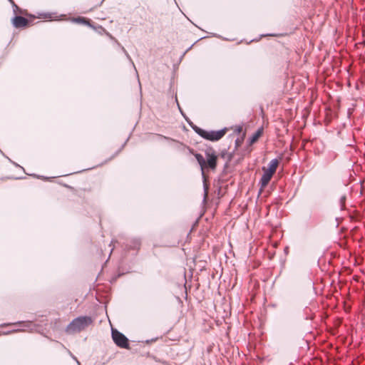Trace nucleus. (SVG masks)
I'll return each mask as SVG.
<instances>
[{
  "label": "nucleus",
  "mask_w": 365,
  "mask_h": 365,
  "mask_svg": "<svg viewBox=\"0 0 365 365\" xmlns=\"http://www.w3.org/2000/svg\"><path fill=\"white\" fill-rule=\"evenodd\" d=\"M179 148L183 152L188 150L190 153L195 155L198 164L200 166L202 175H204L205 172L207 170H215L217 165V155L212 148H207L205 152L207 159L206 160L202 155L200 153H194L193 149L186 146L185 145L181 143Z\"/></svg>",
  "instance_id": "nucleus-1"
},
{
  "label": "nucleus",
  "mask_w": 365,
  "mask_h": 365,
  "mask_svg": "<svg viewBox=\"0 0 365 365\" xmlns=\"http://www.w3.org/2000/svg\"><path fill=\"white\" fill-rule=\"evenodd\" d=\"M92 323L93 319L91 317H78L73 319L71 322L66 327V332L69 334L81 332Z\"/></svg>",
  "instance_id": "nucleus-2"
},
{
  "label": "nucleus",
  "mask_w": 365,
  "mask_h": 365,
  "mask_svg": "<svg viewBox=\"0 0 365 365\" xmlns=\"http://www.w3.org/2000/svg\"><path fill=\"white\" fill-rule=\"evenodd\" d=\"M192 128L200 137L210 141H217L220 140L227 132V128L219 130H206L195 125Z\"/></svg>",
  "instance_id": "nucleus-3"
},
{
  "label": "nucleus",
  "mask_w": 365,
  "mask_h": 365,
  "mask_svg": "<svg viewBox=\"0 0 365 365\" xmlns=\"http://www.w3.org/2000/svg\"><path fill=\"white\" fill-rule=\"evenodd\" d=\"M112 339L114 343L120 348L128 349L129 341L128 339L121 332L117 329H112L111 331Z\"/></svg>",
  "instance_id": "nucleus-4"
},
{
  "label": "nucleus",
  "mask_w": 365,
  "mask_h": 365,
  "mask_svg": "<svg viewBox=\"0 0 365 365\" xmlns=\"http://www.w3.org/2000/svg\"><path fill=\"white\" fill-rule=\"evenodd\" d=\"M12 24L15 28H25L29 25V21L25 17L16 16L12 19Z\"/></svg>",
  "instance_id": "nucleus-5"
},
{
  "label": "nucleus",
  "mask_w": 365,
  "mask_h": 365,
  "mask_svg": "<svg viewBox=\"0 0 365 365\" xmlns=\"http://www.w3.org/2000/svg\"><path fill=\"white\" fill-rule=\"evenodd\" d=\"M262 170L264 171V173L260 179L259 185L261 187V190L264 189L269 182L270 180L272 179L273 175L269 173V172L265 170V168L263 167Z\"/></svg>",
  "instance_id": "nucleus-6"
},
{
  "label": "nucleus",
  "mask_w": 365,
  "mask_h": 365,
  "mask_svg": "<svg viewBox=\"0 0 365 365\" xmlns=\"http://www.w3.org/2000/svg\"><path fill=\"white\" fill-rule=\"evenodd\" d=\"M279 161L278 159L275 158L272 160L269 163V168H266L265 170L269 172V173L274 175L277 169Z\"/></svg>",
  "instance_id": "nucleus-7"
},
{
  "label": "nucleus",
  "mask_w": 365,
  "mask_h": 365,
  "mask_svg": "<svg viewBox=\"0 0 365 365\" xmlns=\"http://www.w3.org/2000/svg\"><path fill=\"white\" fill-rule=\"evenodd\" d=\"M220 156L226 161V163H229L233 158V153H230L227 150L221 151Z\"/></svg>",
  "instance_id": "nucleus-8"
},
{
  "label": "nucleus",
  "mask_w": 365,
  "mask_h": 365,
  "mask_svg": "<svg viewBox=\"0 0 365 365\" xmlns=\"http://www.w3.org/2000/svg\"><path fill=\"white\" fill-rule=\"evenodd\" d=\"M140 240H136V239L130 240L129 242H128V243L126 245V247H128V248L129 250H130V249L138 250L140 248Z\"/></svg>",
  "instance_id": "nucleus-9"
},
{
  "label": "nucleus",
  "mask_w": 365,
  "mask_h": 365,
  "mask_svg": "<svg viewBox=\"0 0 365 365\" xmlns=\"http://www.w3.org/2000/svg\"><path fill=\"white\" fill-rule=\"evenodd\" d=\"M262 128H259L251 136L250 138V145H252L257 141L259 138L262 135Z\"/></svg>",
  "instance_id": "nucleus-10"
},
{
  "label": "nucleus",
  "mask_w": 365,
  "mask_h": 365,
  "mask_svg": "<svg viewBox=\"0 0 365 365\" xmlns=\"http://www.w3.org/2000/svg\"><path fill=\"white\" fill-rule=\"evenodd\" d=\"M74 21H76L77 23H80V24H86V25H89L90 24L89 20L86 19V18H84V17H78V18L74 19Z\"/></svg>",
  "instance_id": "nucleus-11"
},
{
  "label": "nucleus",
  "mask_w": 365,
  "mask_h": 365,
  "mask_svg": "<svg viewBox=\"0 0 365 365\" xmlns=\"http://www.w3.org/2000/svg\"><path fill=\"white\" fill-rule=\"evenodd\" d=\"M345 201H346V196L343 195L340 197V200H339V205H340V207L341 209H344V206H345Z\"/></svg>",
  "instance_id": "nucleus-12"
},
{
  "label": "nucleus",
  "mask_w": 365,
  "mask_h": 365,
  "mask_svg": "<svg viewBox=\"0 0 365 365\" xmlns=\"http://www.w3.org/2000/svg\"><path fill=\"white\" fill-rule=\"evenodd\" d=\"M243 140H244L243 138H238L236 139V140H235L236 148H237L238 147H240L241 145V144L243 142Z\"/></svg>",
  "instance_id": "nucleus-13"
},
{
  "label": "nucleus",
  "mask_w": 365,
  "mask_h": 365,
  "mask_svg": "<svg viewBox=\"0 0 365 365\" xmlns=\"http://www.w3.org/2000/svg\"><path fill=\"white\" fill-rule=\"evenodd\" d=\"M9 1H10L11 3H12V4L14 5V8H15V9H14V11H16V10H19V7H18L15 4H14V1H13V0H9Z\"/></svg>",
  "instance_id": "nucleus-14"
},
{
  "label": "nucleus",
  "mask_w": 365,
  "mask_h": 365,
  "mask_svg": "<svg viewBox=\"0 0 365 365\" xmlns=\"http://www.w3.org/2000/svg\"><path fill=\"white\" fill-rule=\"evenodd\" d=\"M242 130V128L241 126H238L237 128H236V131L238 133H240Z\"/></svg>",
  "instance_id": "nucleus-15"
},
{
  "label": "nucleus",
  "mask_w": 365,
  "mask_h": 365,
  "mask_svg": "<svg viewBox=\"0 0 365 365\" xmlns=\"http://www.w3.org/2000/svg\"><path fill=\"white\" fill-rule=\"evenodd\" d=\"M175 101L177 103V105H178L179 109L181 110L180 107V104H179L178 101V97H177V94L176 93H175Z\"/></svg>",
  "instance_id": "nucleus-16"
},
{
  "label": "nucleus",
  "mask_w": 365,
  "mask_h": 365,
  "mask_svg": "<svg viewBox=\"0 0 365 365\" xmlns=\"http://www.w3.org/2000/svg\"><path fill=\"white\" fill-rule=\"evenodd\" d=\"M45 18H51V15L50 14H46L45 15Z\"/></svg>",
  "instance_id": "nucleus-17"
},
{
  "label": "nucleus",
  "mask_w": 365,
  "mask_h": 365,
  "mask_svg": "<svg viewBox=\"0 0 365 365\" xmlns=\"http://www.w3.org/2000/svg\"><path fill=\"white\" fill-rule=\"evenodd\" d=\"M24 323H25V322H19L16 323L15 324H24Z\"/></svg>",
  "instance_id": "nucleus-18"
}]
</instances>
